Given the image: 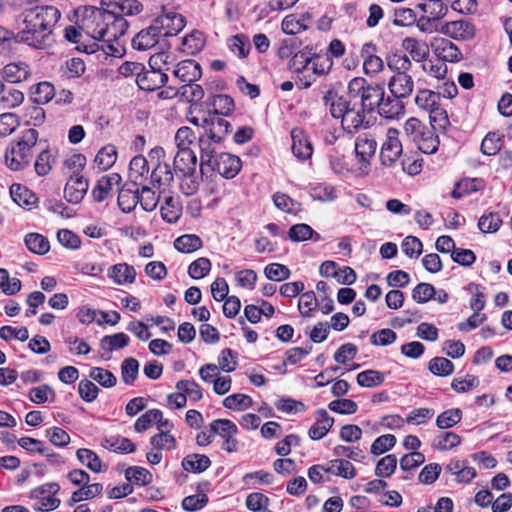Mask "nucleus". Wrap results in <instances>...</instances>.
Instances as JSON below:
<instances>
[{
    "label": "nucleus",
    "mask_w": 512,
    "mask_h": 512,
    "mask_svg": "<svg viewBox=\"0 0 512 512\" xmlns=\"http://www.w3.org/2000/svg\"><path fill=\"white\" fill-rule=\"evenodd\" d=\"M205 45L203 34L199 31H193L186 35L182 40V51L187 55H195L200 52Z\"/></svg>",
    "instance_id": "nucleus-48"
},
{
    "label": "nucleus",
    "mask_w": 512,
    "mask_h": 512,
    "mask_svg": "<svg viewBox=\"0 0 512 512\" xmlns=\"http://www.w3.org/2000/svg\"><path fill=\"white\" fill-rule=\"evenodd\" d=\"M414 143L423 153L432 154L437 151L439 140L438 136L431 129L427 128Z\"/></svg>",
    "instance_id": "nucleus-53"
},
{
    "label": "nucleus",
    "mask_w": 512,
    "mask_h": 512,
    "mask_svg": "<svg viewBox=\"0 0 512 512\" xmlns=\"http://www.w3.org/2000/svg\"><path fill=\"white\" fill-rule=\"evenodd\" d=\"M484 186V180L481 178L462 179L455 184L451 196L455 199H460L463 196L468 195L472 192L482 190Z\"/></svg>",
    "instance_id": "nucleus-38"
},
{
    "label": "nucleus",
    "mask_w": 512,
    "mask_h": 512,
    "mask_svg": "<svg viewBox=\"0 0 512 512\" xmlns=\"http://www.w3.org/2000/svg\"><path fill=\"white\" fill-rule=\"evenodd\" d=\"M357 384L366 388H373L381 385L384 380V374L377 370H365L360 372L357 377Z\"/></svg>",
    "instance_id": "nucleus-56"
},
{
    "label": "nucleus",
    "mask_w": 512,
    "mask_h": 512,
    "mask_svg": "<svg viewBox=\"0 0 512 512\" xmlns=\"http://www.w3.org/2000/svg\"><path fill=\"white\" fill-rule=\"evenodd\" d=\"M117 159V150L114 145H106L102 147L96 157L95 163L98 165L99 169L106 171L113 166Z\"/></svg>",
    "instance_id": "nucleus-50"
},
{
    "label": "nucleus",
    "mask_w": 512,
    "mask_h": 512,
    "mask_svg": "<svg viewBox=\"0 0 512 512\" xmlns=\"http://www.w3.org/2000/svg\"><path fill=\"white\" fill-rule=\"evenodd\" d=\"M210 105L212 106L213 110L208 114H218L220 117L227 116L234 110L233 99L230 96L224 94L213 96Z\"/></svg>",
    "instance_id": "nucleus-49"
},
{
    "label": "nucleus",
    "mask_w": 512,
    "mask_h": 512,
    "mask_svg": "<svg viewBox=\"0 0 512 512\" xmlns=\"http://www.w3.org/2000/svg\"><path fill=\"white\" fill-rule=\"evenodd\" d=\"M311 19L309 13H304L299 18L295 15H288L282 21V30L285 34H298L308 28Z\"/></svg>",
    "instance_id": "nucleus-35"
},
{
    "label": "nucleus",
    "mask_w": 512,
    "mask_h": 512,
    "mask_svg": "<svg viewBox=\"0 0 512 512\" xmlns=\"http://www.w3.org/2000/svg\"><path fill=\"white\" fill-rule=\"evenodd\" d=\"M173 74L181 82L186 84L199 80L202 76V69L197 61L193 59H187L179 62L176 65Z\"/></svg>",
    "instance_id": "nucleus-25"
},
{
    "label": "nucleus",
    "mask_w": 512,
    "mask_h": 512,
    "mask_svg": "<svg viewBox=\"0 0 512 512\" xmlns=\"http://www.w3.org/2000/svg\"><path fill=\"white\" fill-rule=\"evenodd\" d=\"M398 136L397 129H388L386 141L383 143L380 153L381 162L385 166L393 165L402 154V144Z\"/></svg>",
    "instance_id": "nucleus-11"
},
{
    "label": "nucleus",
    "mask_w": 512,
    "mask_h": 512,
    "mask_svg": "<svg viewBox=\"0 0 512 512\" xmlns=\"http://www.w3.org/2000/svg\"><path fill=\"white\" fill-rule=\"evenodd\" d=\"M202 132L211 136V139L223 142L231 131V124L218 114H208L201 121Z\"/></svg>",
    "instance_id": "nucleus-10"
},
{
    "label": "nucleus",
    "mask_w": 512,
    "mask_h": 512,
    "mask_svg": "<svg viewBox=\"0 0 512 512\" xmlns=\"http://www.w3.org/2000/svg\"><path fill=\"white\" fill-rule=\"evenodd\" d=\"M323 102L326 107H329L330 114L333 118L341 119L352 102V99L347 100L345 97L338 95L334 89H329L323 96Z\"/></svg>",
    "instance_id": "nucleus-27"
},
{
    "label": "nucleus",
    "mask_w": 512,
    "mask_h": 512,
    "mask_svg": "<svg viewBox=\"0 0 512 512\" xmlns=\"http://www.w3.org/2000/svg\"><path fill=\"white\" fill-rule=\"evenodd\" d=\"M167 81V74L163 73L160 69L151 67L149 70L144 68L138 76L137 85L142 90L154 91L164 86Z\"/></svg>",
    "instance_id": "nucleus-20"
},
{
    "label": "nucleus",
    "mask_w": 512,
    "mask_h": 512,
    "mask_svg": "<svg viewBox=\"0 0 512 512\" xmlns=\"http://www.w3.org/2000/svg\"><path fill=\"white\" fill-rule=\"evenodd\" d=\"M38 136L36 129L29 128L10 143L5 152V163L11 170H23L30 165L33 157L32 149L37 143Z\"/></svg>",
    "instance_id": "nucleus-1"
},
{
    "label": "nucleus",
    "mask_w": 512,
    "mask_h": 512,
    "mask_svg": "<svg viewBox=\"0 0 512 512\" xmlns=\"http://www.w3.org/2000/svg\"><path fill=\"white\" fill-rule=\"evenodd\" d=\"M125 478L134 481L136 484L146 486L152 482V474L145 468L132 466L126 469Z\"/></svg>",
    "instance_id": "nucleus-61"
},
{
    "label": "nucleus",
    "mask_w": 512,
    "mask_h": 512,
    "mask_svg": "<svg viewBox=\"0 0 512 512\" xmlns=\"http://www.w3.org/2000/svg\"><path fill=\"white\" fill-rule=\"evenodd\" d=\"M138 188L136 182L125 184L118 193V206L124 213H129L138 204Z\"/></svg>",
    "instance_id": "nucleus-30"
},
{
    "label": "nucleus",
    "mask_w": 512,
    "mask_h": 512,
    "mask_svg": "<svg viewBox=\"0 0 512 512\" xmlns=\"http://www.w3.org/2000/svg\"><path fill=\"white\" fill-rule=\"evenodd\" d=\"M348 94L351 99L360 98L359 105L363 111L371 114L377 111L385 89L383 84L368 83L363 77H354L348 83Z\"/></svg>",
    "instance_id": "nucleus-2"
},
{
    "label": "nucleus",
    "mask_w": 512,
    "mask_h": 512,
    "mask_svg": "<svg viewBox=\"0 0 512 512\" xmlns=\"http://www.w3.org/2000/svg\"><path fill=\"white\" fill-rule=\"evenodd\" d=\"M88 181L81 175L70 176L64 188L65 199L73 204L79 203L88 190Z\"/></svg>",
    "instance_id": "nucleus-24"
},
{
    "label": "nucleus",
    "mask_w": 512,
    "mask_h": 512,
    "mask_svg": "<svg viewBox=\"0 0 512 512\" xmlns=\"http://www.w3.org/2000/svg\"><path fill=\"white\" fill-rule=\"evenodd\" d=\"M151 159H156L157 164L151 173V182L158 189L168 187L174 181L175 172L170 165L164 161L165 151L162 147H155L150 151Z\"/></svg>",
    "instance_id": "nucleus-6"
},
{
    "label": "nucleus",
    "mask_w": 512,
    "mask_h": 512,
    "mask_svg": "<svg viewBox=\"0 0 512 512\" xmlns=\"http://www.w3.org/2000/svg\"><path fill=\"white\" fill-rule=\"evenodd\" d=\"M388 88L393 96L407 98L413 92L414 81L409 74L394 73L388 81Z\"/></svg>",
    "instance_id": "nucleus-23"
},
{
    "label": "nucleus",
    "mask_w": 512,
    "mask_h": 512,
    "mask_svg": "<svg viewBox=\"0 0 512 512\" xmlns=\"http://www.w3.org/2000/svg\"><path fill=\"white\" fill-rule=\"evenodd\" d=\"M197 156L193 150H178L173 159V171L178 177L196 174Z\"/></svg>",
    "instance_id": "nucleus-13"
},
{
    "label": "nucleus",
    "mask_w": 512,
    "mask_h": 512,
    "mask_svg": "<svg viewBox=\"0 0 512 512\" xmlns=\"http://www.w3.org/2000/svg\"><path fill=\"white\" fill-rule=\"evenodd\" d=\"M23 22H35L36 24L43 25L54 29L55 25L61 17L60 11L51 5H42L27 8L22 12Z\"/></svg>",
    "instance_id": "nucleus-7"
},
{
    "label": "nucleus",
    "mask_w": 512,
    "mask_h": 512,
    "mask_svg": "<svg viewBox=\"0 0 512 512\" xmlns=\"http://www.w3.org/2000/svg\"><path fill=\"white\" fill-rule=\"evenodd\" d=\"M325 472L341 476L345 479H352L356 476V470L353 464L348 460L343 459L331 460Z\"/></svg>",
    "instance_id": "nucleus-41"
},
{
    "label": "nucleus",
    "mask_w": 512,
    "mask_h": 512,
    "mask_svg": "<svg viewBox=\"0 0 512 512\" xmlns=\"http://www.w3.org/2000/svg\"><path fill=\"white\" fill-rule=\"evenodd\" d=\"M109 21H112V14L107 7H91L86 10V14L82 19V30L91 39L102 42V39L105 37L107 22Z\"/></svg>",
    "instance_id": "nucleus-5"
},
{
    "label": "nucleus",
    "mask_w": 512,
    "mask_h": 512,
    "mask_svg": "<svg viewBox=\"0 0 512 512\" xmlns=\"http://www.w3.org/2000/svg\"><path fill=\"white\" fill-rule=\"evenodd\" d=\"M387 66L394 73H405L411 69L412 63L406 54L393 53L386 57Z\"/></svg>",
    "instance_id": "nucleus-54"
},
{
    "label": "nucleus",
    "mask_w": 512,
    "mask_h": 512,
    "mask_svg": "<svg viewBox=\"0 0 512 512\" xmlns=\"http://www.w3.org/2000/svg\"><path fill=\"white\" fill-rule=\"evenodd\" d=\"M441 102V93L428 89L419 90L416 97V105L423 110L430 111Z\"/></svg>",
    "instance_id": "nucleus-46"
},
{
    "label": "nucleus",
    "mask_w": 512,
    "mask_h": 512,
    "mask_svg": "<svg viewBox=\"0 0 512 512\" xmlns=\"http://www.w3.org/2000/svg\"><path fill=\"white\" fill-rule=\"evenodd\" d=\"M128 28V23L123 17H117L112 14V21L107 22L105 37L102 42H97L98 51H102L104 55L120 57L123 54V47L119 43Z\"/></svg>",
    "instance_id": "nucleus-3"
},
{
    "label": "nucleus",
    "mask_w": 512,
    "mask_h": 512,
    "mask_svg": "<svg viewBox=\"0 0 512 512\" xmlns=\"http://www.w3.org/2000/svg\"><path fill=\"white\" fill-rule=\"evenodd\" d=\"M196 133L188 126L180 127L175 134V142L178 150H192L190 147L195 142Z\"/></svg>",
    "instance_id": "nucleus-62"
},
{
    "label": "nucleus",
    "mask_w": 512,
    "mask_h": 512,
    "mask_svg": "<svg viewBox=\"0 0 512 512\" xmlns=\"http://www.w3.org/2000/svg\"><path fill=\"white\" fill-rule=\"evenodd\" d=\"M30 75L31 68L28 63L23 61L8 63L2 69V77L11 83L25 81Z\"/></svg>",
    "instance_id": "nucleus-28"
},
{
    "label": "nucleus",
    "mask_w": 512,
    "mask_h": 512,
    "mask_svg": "<svg viewBox=\"0 0 512 512\" xmlns=\"http://www.w3.org/2000/svg\"><path fill=\"white\" fill-rule=\"evenodd\" d=\"M78 460L93 472L99 473L102 470V462L98 455L87 448H80L76 452Z\"/></svg>",
    "instance_id": "nucleus-55"
},
{
    "label": "nucleus",
    "mask_w": 512,
    "mask_h": 512,
    "mask_svg": "<svg viewBox=\"0 0 512 512\" xmlns=\"http://www.w3.org/2000/svg\"><path fill=\"white\" fill-rule=\"evenodd\" d=\"M160 213L165 222L176 223L182 214L179 198L164 192Z\"/></svg>",
    "instance_id": "nucleus-29"
},
{
    "label": "nucleus",
    "mask_w": 512,
    "mask_h": 512,
    "mask_svg": "<svg viewBox=\"0 0 512 512\" xmlns=\"http://www.w3.org/2000/svg\"><path fill=\"white\" fill-rule=\"evenodd\" d=\"M242 163L238 156L220 152L217 158L206 165V168L217 172L226 179L234 178L241 170Z\"/></svg>",
    "instance_id": "nucleus-8"
},
{
    "label": "nucleus",
    "mask_w": 512,
    "mask_h": 512,
    "mask_svg": "<svg viewBox=\"0 0 512 512\" xmlns=\"http://www.w3.org/2000/svg\"><path fill=\"white\" fill-rule=\"evenodd\" d=\"M313 60V54L307 50H301L293 54L288 67L295 73H301L307 68L309 63Z\"/></svg>",
    "instance_id": "nucleus-63"
},
{
    "label": "nucleus",
    "mask_w": 512,
    "mask_h": 512,
    "mask_svg": "<svg viewBox=\"0 0 512 512\" xmlns=\"http://www.w3.org/2000/svg\"><path fill=\"white\" fill-rule=\"evenodd\" d=\"M10 195L12 200L21 207L31 208L38 200L31 190L17 183L11 185Z\"/></svg>",
    "instance_id": "nucleus-36"
},
{
    "label": "nucleus",
    "mask_w": 512,
    "mask_h": 512,
    "mask_svg": "<svg viewBox=\"0 0 512 512\" xmlns=\"http://www.w3.org/2000/svg\"><path fill=\"white\" fill-rule=\"evenodd\" d=\"M23 24L24 28L13 37L16 42L25 43L35 49H45L54 42V29L43 27L35 22H23Z\"/></svg>",
    "instance_id": "nucleus-4"
},
{
    "label": "nucleus",
    "mask_w": 512,
    "mask_h": 512,
    "mask_svg": "<svg viewBox=\"0 0 512 512\" xmlns=\"http://www.w3.org/2000/svg\"><path fill=\"white\" fill-rule=\"evenodd\" d=\"M434 47L436 55L443 62H458L462 59V53L459 48L448 39H437Z\"/></svg>",
    "instance_id": "nucleus-32"
},
{
    "label": "nucleus",
    "mask_w": 512,
    "mask_h": 512,
    "mask_svg": "<svg viewBox=\"0 0 512 512\" xmlns=\"http://www.w3.org/2000/svg\"><path fill=\"white\" fill-rule=\"evenodd\" d=\"M429 371L440 377L451 375L454 371V364L445 357H434L429 361Z\"/></svg>",
    "instance_id": "nucleus-58"
},
{
    "label": "nucleus",
    "mask_w": 512,
    "mask_h": 512,
    "mask_svg": "<svg viewBox=\"0 0 512 512\" xmlns=\"http://www.w3.org/2000/svg\"><path fill=\"white\" fill-rule=\"evenodd\" d=\"M139 362L135 358H126L121 364V378L125 384L132 385L137 379Z\"/></svg>",
    "instance_id": "nucleus-59"
},
{
    "label": "nucleus",
    "mask_w": 512,
    "mask_h": 512,
    "mask_svg": "<svg viewBox=\"0 0 512 512\" xmlns=\"http://www.w3.org/2000/svg\"><path fill=\"white\" fill-rule=\"evenodd\" d=\"M315 417L316 423L309 429L308 435L312 440H320L330 431L334 419L324 409L317 410Z\"/></svg>",
    "instance_id": "nucleus-31"
},
{
    "label": "nucleus",
    "mask_w": 512,
    "mask_h": 512,
    "mask_svg": "<svg viewBox=\"0 0 512 512\" xmlns=\"http://www.w3.org/2000/svg\"><path fill=\"white\" fill-rule=\"evenodd\" d=\"M503 142V135L498 132H489L482 140L481 152L488 156L495 155L501 150Z\"/></svg>",
    "instance_id": "nucleus-52"
},
{
    "label": "nucleus",
    "mask_w": 512,
    "mask_h": 512,
    "mask_svg": "<svg viewBox=\"0 0 512 512\" xmlns=\"http://www.w3.org/2000/svg\"><path fill=\"white\" fill-rule=\"evenodd\" d=\"M402 47L407 51L416 62L425 60L429 55V47L423 42L413 37H406L402 41Z\"/></svg>",
    "instance_id": "nucleus-37"
},
{
    "label": "nucleus",
    "mask_w": 512,
    "mask_h": 512,
    "mask_svg": "<svg viewBox=\"0 0 512 512\" xmlns=\"http://www.w3.org/2000/svg\"><path fill=\"white\" fill-rule=\"evenodd\" d=\"M230 50L240 58H246L250 52L251 44L249 37L245 34H237L228 40Z\"/></svg>",
    "instance_id": "nucleus-57"
},
{
    "label": "nucleus",
    "mask_w": 512,
    "mask_h": 512,
    "mask_svg": "<svg viewBox=\"0 0 512 512\" xmlns=\"http://www.w3.org/2000/svg\"><path fill=\"white\" fill-rule=\"evenodd\" d=\"M366 114L360 105L351 102L341 118L342 128L350 134L357 132L364 126Z\"/></svg>",
    "instance_id": "nucleus-18"
},
{
    "label": "nucleus",
    "mask_w": 512,
    "mask_h": 512,
    "mask_svg": "<svg viewBox=\"0 0 512 512\" xmlns=\"http://www.w3.org/2000/svg\"><path fill=\"white\" fill-rule=\"evenodd\" d=\"M209 482L200 483L197 487L198 494L190 495L182 500V507L186 511H197L208 503V497L202 493V487H208Z\"/></svg>",
    "instance_id": "nucleus-42"
},
{
    "label": "nucleus",
    "mask_w": 512,
    "mask_h": 512,
    "mask_svg": "<svg viewBox=\"0 0 512 512\" xmlns=\"http://www.w3.org/2000/svg\"><path fill=\"white\" fill-rule=\"evenodd\" d=\"M401 99L393 95H384L376 112L386 119H399L405 113V105Z\"/></svg>",
    "instance_id": "nucleus-26"
},
{
    "label": "nucleus",
    "mask_w": 512,
    "mask_h": 512,
    "mask_svg": "<svg viewBox=\"0 0 512 512\" xmlns=\"http://www.w3.org/2000/svg\"><path fill=\"white\" fill-rule=\"evenodd\" d=\"M210 431L213 434L226 437L234 436L238 429L235 423L228 419H216L210 424Z\"/></svg>",
    "instance_id": "nucleus-60"
},
{
    "label": "nucleus",
    "mask_w": 512,
    "mask_h": 512,
    "mask_svg": "<svg viewBox=\"0 0 512 512\" xmlns=\"http://www.w3.org/2000/svg\"><path fill=\"white\" fill-rule=\"evenodd\" d=\"M101 5L117 17L133 16L143 11V5L138 0H101Z\"/></svg>",
    "instance_id": "nucleus-14"
},
{
    "label": "nucleus",
    "mask_w": 512,
    "mask_h": 512,
    "mask_svg": "<svg viewBox=\"0 0 512 512\" xmlns=\"http://www.w3.org/2000/svg\"><path fill=\"white\" fill-rule=\"evenodd\" d=\"M377 53L378 47L372 41L364 43L360 49L363 70L368 76H375L384 70V60Z\"/></svg>",
    "instance_id": "nucleus-9"
},
{
    "label": "nucleus",
    "mask_w": 512,
    "mask_h": 512,
    "mask_svg": "<svg viewBox=\"0 0 512 512\" xmlns=\"http://www.w3.org/2000/svg\"><path fill=\"white\" fill-rule=\"evenodd\" d=\"M441 32L456 40H469L475 36V27L467 20H457L445 23Z\"/></svg>",
    "instance_id": "nucleus-19"
},
{
    "label": "nucleus",
    "mask_w": 512,
    "mask_h": 512,
    "mask_svg": "<svg viewBox=\"0 0 512 512\" xmlns=\"http://www.w3.org/2000/svg\"><path fill=\"white\" fill-rule=\"evenodd\" d=\"M292 152L301 161L311 158L313 153L312 143L306 133L300 128L291 131Z\"/></svg>",
    "instance_id": "nucleus-22"
},
{
    "label": "nucleus",
    "mask_w": 512,
    "mask_h": 512,
    "mask_svg": "<svg viewBox=\"0 0 512 512\" xmlns=\"http://www.w3.org/2000/svg\"><path fill=\"white\" fill-rule=\"evenodd\" d=\"M161 36L157 24L153 20L149 27L142 29L136 34L132 39V45L137 50L145 51L154 47Z\"/></svg>",
    "instance_id": "nucleus-21"
},
{
    "label": "nucleus",
    "mask_w": 512,
    "mask_h": 512,
    "mask_svg": "<svg viewBox=\"0 0 512 512\" xmlns=\"http://www.w3.org/2000/svg\"><path fill=\"white\" fill-rule=\"evenodd\" d=\"M24 100L23 93L13 87H6L2 83V91L0 92V103L3 108L10 109L19 106Z\"/></svg>",
    "instance_id": "nucleus-47"
},
{
    "label": "nucleus",
    "mask_w": 512,
    "mask_h": 512,
    "mask_svg": "<svg viewBox=\"0 0 512 512\" xmlns=\"http://www.w3.org/2000/svg\"><path fill=\"white\" fill-rule=\"evenodd\" d=\"M202 245V239L195 234L182 235L174 242L175 249L182 253H192L199 250Z\"/></svg>",
    "instance_id": "nucleus-45"
},
{
    "label": "nucleus",
    "mask_w": 512,
    "mask_h": 512,
    "mask_svg": "<svg viewBox=\"0 0 512 512\" xmlns=\"http://www.w3.org/2000/svg\"><path fill=\"white\" fill-rule=\"evenodd\" d=\"M155 22L163 37L177 35L186 24L184 16L175 12H169L156 17Z\"/></svg>",
    "instance_id": "nucleus-12"
},
{
    "label": "nucleus",
    "mask_w": 512,
    "mask_h": 512,
    "mask_svg": "<svg viewBox=\"0 0 512 512\" xmlns=\"http://www.w3.org/2000/svg\"><path fill=\"white\" fill-rule=\"evenodd\" d=\"M211 466V460L203 454H189L182 460V467L185 471L202 473Z\"/></svg>",
    "instance_id": "nucleus-39"
},
{
    "label": "nucleus",
    "mask_w": 512,
    "mask_h": 512,
    "mask_svg": "<svg viewBox=\"0 0 512 512\" xmlns=\"http://www.w3.org/2000/svg\"><path fill=\"white\" fill-rule=\"evenodd\" d=\"M26 247L35 254L44 255L50 249V243L46 237L39 233H29L24 239Z\"/></svg>",
    "instance_id": "nucleus-43"
},
{
    "label": "nucleus",
    "mask_w": 512,
    "mask_h": 512,
    "mask_svg": "<svg viewBox=\"0 0 512 512\" xmlns=\"http://www.w3.org/2000/svg\"><path fill=\"white\" fill-rule=\"evenodd\" d=\"M164 192L165 190L163 189L157 195L155 191H153L150 187L143 186L141 190L138 189V203L140 204L143 210L147 212L154 211Z\"/></svg>",
    "instance_id": "nucleus-40"
},
{
    "label": "nucleus",
    "mask_w": 512,
    "mask_h": 512,
    "mask_svg": "<svg viewBox=\"0 0 512 512\" xmlns=\"http://www.w3.org/2000/svg\"><path fill=\"white\" fill-rule=\"evenodd\" d=\"M426 3L418 4V8L427 14L420 18L421 22L430 23L431 21L440 20L446 16L448 7L442 0H427Z\"/></svg>",
    "instance_id": "nucleus-33"
},
{
    "label": "nucleus",
    "mask_w": 512,
    "mask_h": 512,
    "mask_svg": "<svg viewBox=\"0 0 512 512\" xmlns=\"http://www.w3.org/2000/svg\"><path fill=\"white\" fill-rule=\"evenodd\" d=\"M377 148V142L367 136H359L355 141V155L360 163V170L366 172L370 165V160L374 156Z\"/></svg>",
    "instance_id": "nucleus-17"
},
{
    "label": "nucleus",
    "mask_w": 512,
    "mask_h": 512,
    "mask_svg": "<svg viewBox=\"0 0 512 512\" xmlns=\"http://www.w3.org/2000/svg\"><path fill=\"white\" fill-rule=\"evenodd\" d=\"M65 38L77 44V50L85 52L87 54H94L98 52L97 41L88 37L87 33L82 30V26L80 29L74 26H68L65 29Z\"/></svg>",
    "instance_id": "nucleus-15"
},
{
    "label": "nucleus",
    "mask_w": 512,
    "mask_h": 512,
    "mask_svg": "<svg viewBox=\"0 0 512 512\" xmlns=\"http://www.w3.org/2000/svg\"><path fill=\"white\" fill-rule=\"evenodd\" d=\"M108 276L113 279L116 284L123 285L133 283L136 277L135 268L127 263H119L113 265L109 271Z\"/></svg>",
    "instance_id": "nucleus-34"
},
{
    "label": "nucleus",
    "mask_w": 512,
    "mask_h": 512,
    "mask_svg": "<svg viewBox=\"0 0 512 512\" xmlns=\"http://www.w3.org/2000/svg\"><path fill=\"white\" fill-rule=\"evenodd\" d=\"M429 119L434 130H444L450 124L448 114L441 103L429 111Z\"/></svg>",
    "instance_id": "nucleus-64"
},
{
    "label": "nucleus",
    "mask_w": 512,
    "mask_h": 512,
    "mask_svg": "<svg viewBox=\"0 0 512 512\" xmlns=\"http://www.w3.org/2000/svg\"><path fill=\"white\" fill-rule=\"evenodd\" d=\"M220 144H222V142L216 141V139H211V136L205 134L204 132L199 133L198 147L200 152L201 174L205 173L206 165L217 158V155L219 154L217 152V147Z\"/></svg>",
    "instance_id": "nucleus-16"
},
{
    "label": "nucleus",
    "mask_w": 512,
    "mask_h": 512,
    "mask_svg": "<svg viewBox=\"0 0 512 512\" xmlns=\"http://www.w3.org/2000/svg\"><path fill=\"white\" fill-rule=\"evenodd\" d=\"M463 417V412L459 408H451L440 413L436 418V426L445 430L457 425Z\"/></svg>",
    "instance_id": "nucleus-44"
},
{
    "label": "nucleus",
    "mask_w": 512,
    "mask_h": 512,
    "mask_svg": "<svg viewBox=\"0 0 512 512\" xmlns=\"http://www.w3.org/2000/svg\"><path fill=\"white\" fill-rule=\"evenodd\" d=\"M104 447L116 453H132L136 450L135 444L130 439L120 436L105 439Z\"/></svg>",
    "instance_id": "nucleus-51"
}]
</instances>
